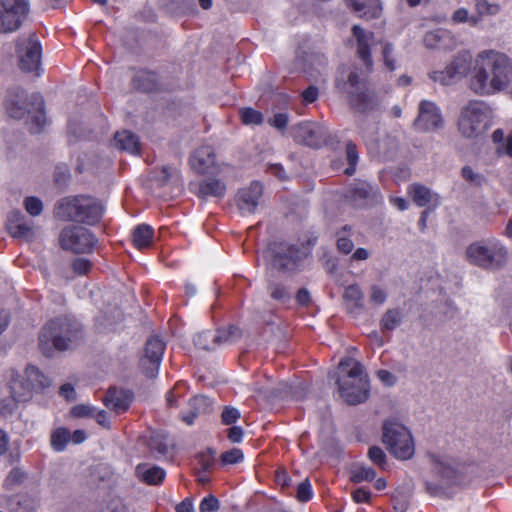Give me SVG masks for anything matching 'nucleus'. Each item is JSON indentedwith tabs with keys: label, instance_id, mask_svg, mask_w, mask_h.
Here are the masks:
<instances>
[{
	"label": "nucleus",
	"instance_id": "obj_1",
	"mask_svg": "<svg viewBox=\"0 0 512 512\" xmlns=\"http://www.w3.org/2000/svg\"><path fill=\"white\" fill-rule=\"evenodd\" d=\"M512 83V60L504 53L484 50L478 53L469 79V88L480 96H490Z\"/></svg>",
	"mask_w": 512,
	"mask_h": 512
},
{
	"label": "nucleus",
	"instance_id": "obj_2",
	"mask_svg": "<svg viewBox=\"0 0 512 512\" xmlns=\"http://www.w3.org/2000/svg\"><path fill=\"white\" fill-rule=\"evenodd\" d=\"M82 324L71 315H62L48 321L39 333L41 352L51 357L54 351H67L77 348L84 340Z\"/></svg>",
	"mask_w": 512,
	"mask_h": 512
},
{
	"label": "nucleus",
	"instance_id": "obj_3",
	"mask_svg": "<svg viewBox=\"0 0 512 512\" xmlns=\"http://www.w3.org/2000/svg\"><path fill=\"white\" fill-rule=\"evenodd\" d=\"M338 369L342 373L336 381L340 396L350 405L364 402L369 395L368 375L364 366L353 358L346 357L339 362Z\"/></svg>",
	"mask_w": 512,
	"mask_h": 512
},
{
	"label": "nucleus",
	"instance_id": "obj_4",
	"mask_svg": "<svg viewBox=\"0 0 512 512\" xmlns=\"http://www.w3.org/2000/svg\"><path fill=\"white\" fill-rule=\"evenodd\" d=\"M336 88L347 94L354 109L365 112L371 104L368 78L359 68L341 67L335 80Z\"/></svg>",
	"mask_w": 512,
	"mask_h": 512
},
{
	"label": "nucleus",
	"instance_id": "obj_5",
	"mask_svg": "<svg viewBox=\"0 0 512 512\" xmlns=\"http://www.w3.org/2000/svg\"><path fill=\"white\" fill-rule=\"evenodd\" d=\"M465 259L473 266L497 271L506 265L508 251L500 241L485 239L471 243L465 250Z\"/></svg>",
	"mask_w": 512,
	"mask_h": 512
},
{
	"label": "nucleus",
	"instance_id": "obj_6",
	"mask_svg": "<svg viewBox=\"0 0 512 512\" xmlns=\"http://www.w3.org/2000/svg\"><path fill=\"white\" fill-rule=\"evenodd\" d=\"M492 110L480 100H470L460 111L458 130L466 138H477L490 127Z\"/></svg>",
	"mask_w": 512,
	"mask_h": 512
},
{
	"label": "nucleus",
	"instance_id": "obj_7",
	"mask_svg": "<svg viewBox=\"0 0 512 512\" xmlns=\"http://www.w3.org/2000/svg\"><path fill=\"white\" fill-rule=\"evenodd\" d=\"M382 441L390 454L399 460H408L415 453L411 432L399 422L388 420L383 423Z\"/></svg>",
	"mask_w": 512,
	"mask_h": 512
},
{
	"label": "nucleus",
	"instance_id": "obj_8",
	"mask_svg": "<svg viewBox=\"0 0 512 512\" xmlns=\"http://www.w3.org/2000/svg\"><path fill=\"white\" fill-rule=\"evenodd\" d=\"M432 473L437 483L426 482V487L431 492L438 488L461 483L466 466L457 459L448 455H429Z\"/></svg>",
	"mask_w": 512,
	"mask_h": 512
},
{
	"label": "nucleus",
	"instance_id": "obj_9",
	"mask_svg": "<svg viewBox=\"0 0 512 512\" xmlns=\"http://www.w3.org/2000/svg\"><path fill=\"white\" fill-rule=\"evenodd\" d=\"M16 54L19 68L25 73L39 75L42 46L35 33L22 35L16 40Z\"/></svg>",
	"mask_w": 512,
	"mask_h": 512
},
{
	"label": "nucleus",
	"instance_id": "obj_10",
	"mask_svg": "<svg viewBox=\"0 0 512 512\" xmlns=\"http://www.w3.org/2000/svg\"><path fill=\"white\" fill-rule=\"evenodd\" d=\"M31 10L30 0H0V33L19 30Z\"/></svg>",
	"mask_w": 512,
	"mask_h": 512
},
{
	"label": "nucleus",
	"instance_id": "obj_11",
	"mask_svg": "<svg viewBox=\"0 0 512 512\" xmlns=\"http://www.w3.org/2000/svg\"><path fill=\"white\" fill-rule=\"evenodd\" d=\"M50 386V379L36 366L28 365L23 379H13L10 390L17 401H28L34 391L42 390Z\"/></svg>",
	"mask_w": 512,
	"mask_h": 512
},
{
	"label": "nucleus",
	"instance_id": "obj_12",
	"mask_svg": "<svg viewBox=\"0 0 512 512\" xmlns=\"http://www.w3.org/2000/svg\"><path fill=\"white\" fill-rule=\"evenodd\" d=\"M269 251L273 268L284 273L297 271L303 259L301 249L294 244L273 243L270 245Z\"/></svg>",
	"mask_w": 512,
	"mask_h": 512
},
{
	"label": "nucleus",
	"instance_id": "obj_13",
	"mask_svg": "<svg viewBox=\"0 0 512 512\" xmlns=\"http://www.w3.org/2000/svg\"><path fill=\"white\" fill-rule=\"evenodd\" d=\"M60 245L64 250L76 254L89 253L97 240L92 232L84 227H66L59 236Z\"/></svg>",
	"mask_w": 512,
	"mask_h": 512
},
{
	"label": "nucleus",
	"instance_id": "obj_14",
	"mask_svg": "<svg viewBox=\"0 0 512 512\" xmlns=\"http://www.w3.org/2000/svg\"><path fill=\"white\" fill-rule=\"evenodd\" d=\"M165 344L158 337H150L144 349V355L140 359L139 367L147 378H155L158 374L160 363L164 354Z\"/></svg>",
	"mask_w": 512,
	"mask_h": 512
},
{
	"label": "nucleus",
	"instance_id": "obj_15",
	"mask_svg": "<svg viewBox=\"0 0 512 512\" xmlns=\"http://www.w3.org/2000/svg\"><path fill=\"white\" fill-rule=\"evenodd\" d=\"M422 132L435 131L443 127L444 119L436 103L422 100L418 105V115L413 123Z\"/></svg>",
	"mask_w": 512,
	"mask_h": 512
},
{
	"label": "nucleus",
	"instance_id": "obj_16",
	"mask_svg": "<svg viewBox=\"0 0 512 512\" xmlns=\"http://www.w3.org/2000/svg\"><path fill=\"white\" fill-rule=\"evenodd\" d=\"M296 142L311 148H319L326 142V130L314 122H301L292 128Z\"/></svg>",
	"mask_w": 512,
	"mask_h": 512
},
{
	"label": "nucleus",
	"instance_id": "obj_17",
	"mask_svg": "<svg viewBox=\"0 0 512 512\" xmlns=\"http://www.w3.org/2000/svg\"><path fill=\"white\" fill-rule=\"evenodd\" d=\"M32 101V96L29 97L24 89L15 87L8 90L4 105L11 118L22 119L26 113L31 112L29 106Z\"/></svg>",
	"mask_w": 512,
	"mask_h": 512
},
{
	"label": "nucleus",
	"instance_id": "obj_18",
	"mask_svg": "<svg viewBox=\"0 0 512 512\" xmlns=\"http://www.w3.org/2000/svg\"><path fill=\"white\" fill-rule=\"evenodd\" d=\"M190 165L199 174H216L220 171L214 149L209 145H203L194 151L190 157Z\"/></svg>",
	"mask_w": 512,
	"mask_h": 512
},
{
	"label": "nucleus",
	"instance_id": "obj_19",
	"mask_svg": "<svg viewBox=\"0 0 512 512\" xmlns=\"http://www.w3.org/2000/svg\"><path fill=\"white\" fill-rule=\"evenodd\" d=\"M262 194L263 187L258 181H253L248 187L240 189L236 196V203L241 213L253 214L257 209Z\"/></svg>",
	"mask_w": 512,
	"mask_h": 512
},
{
	"label": "nucleus",
	"instance_id": "obj_20",
	"mask_svg": "<svg viewBox=\"0 0 512 512\" xmlns=\"http://www.w3.org/2000/svg\"><path fill=\"white\" fill-rule=\"evenodd\" d=\"M468 69L469 62L466 56H458L444 70L433 71L430 78L442 85H450L456 78L464 76Z\"/></svg>",
	"mask_w": 512,
	"mask_h": 512
},
{
	"label": "nucleus",
	"instance_id": "obj_21",
	"mask_svg": "<svg viewBox=\"0 0 512 512\" xmlns=\"http://www.w3.org/2000/svg\"><path fill=\"white\" fill-rule=\"evenodd\" d=\"M77 213L79 218L76 222L93 225L97 223L103 214L102 205L94 198L87 196H79Z\"/></svg>",
	"mask_w": 512,
	"mask_h": 512
},
{
	"label": "nucleus",
	"instance_id": "obj_22",
	"mask_svg": "<svg viewBox=\"0 0 512 512\" xmlns=\"http://www.w3.org/2000/svg\"><path fill=\"white\" fill-rule=\"evenodd\" d=\"M352 34L357 42V55L363 61L366 70L370 72L373 68L370 46L374 40V33L365 31L359 25H354L352 27Z\"/></svg>",
	"mask_w": 512,
	"mask_h": 512
},
{
	"label": "nucleus",
	"instance_id": "obj_23",
	"mask_svg": "<svg viewBox=\"0 0 512 512\" xmlns=\"http://www.w3.org/2000/svg\"><path fill=\"white\" fill-rule=\"evenodd\" d=\"M133 399V393L129 390L110 388L104 398L105 406L117 414L128 410Z\"/></svg>",
	"mask_w": 512,
	"mask_h": 512
},
{
	"label": "nucleus",
	"instance_id": "obj_24",
	"mask_svg": "<svg viewBox=\"0 0 512 512\" xmlns=\"http://www.w3.org/2000/svg\"><path fill=\"white\" fill-rule=\"evenodd\" d=\"M6 228L14 238H25L32 233V224L20 210H13L8 214Z\"/></svg>",
	"mask_w": 512,
	"mask_h": 512
},
{
	"label": "nucleus",
	"instance_id": "obj_25",
	"mask_svg": "<svg viewBox=\"0 0 512 512\" xmlns=\"http://www.w3.org/2000/svg\"><path fill=\"white\" fill-rule=\"evenodd\" d=\"M408 193L411 195L414 203L419 207H427L432 205L435 209L439 205V196L428 187L414 183L410 185Z\"/></svg>",
	"mask_w": 512,
	"mask_h": 512
},
{
	"label": "nucleus",
	"instance_id": "obj_26",
	"mask_svg": "<svg viewBox=\"0 0 512 512\" xmlns=\"http://www.w3.org/2000/svg\"><path fill=\"white\" fill-rule=\"evenodd\" d=\"M79 196L65 197L57 202L54 209V215L57 219L62 221L76 222L79 218L77 213Z\"/></svg>",
	"mask_w": 512,
	"mask_h": 512
},
{
	"label": "nucleus",
	"instance_id": "obj_27",
	"mask_svg": "<svg viewBox=\"0 0 512 512\" xmlns=\"http://www.w3.org/2000/svg\"><path fill=\"white\" fill-rule=\"evenodd\" d=\"M354 12L362 18L374 19L381 14V4L379 0H345Z\"/></svg>",
	"mask_w": 512,
	"mask_h": 512
},
{
	"label": "nucleus",
	"instance_id": "obj_28",
	"mask_svg": "<svg viewBox=\"0 0 512 512\" xmlns=\"http://www.w3.org/2000/svg\"><path fill=\"white\" fill-rule=\"evenodd\" d=\"M136 474L142 482L148 485H159L166 477V472L163 468L145 463L137 465Z\"/></svg>",
	"mask_w": 512,
	"mask_h": 512
},
{
	"label": "nucleus",
	"instance_id": "obj_29",
	"mask_svg": "<svg viewBox=\"0 0 512 512\" xmlns=\"http://www.w3.org/2000/svg\"><path fill=\"white\" fill-rule=\"evenodd\" d=\"M211 400L203 395H197L189 400V413L182 414L181 420L187 425H192L195 419L202 413L207 412L211 407Z\"/></svg>",
	"mask_w": 512,
	"mask_h": 512
},
{
	"label": "nucleus",
	"instance_id": "obj_30",
	"mask_svg": "<svg viewBox=\"0 0 512 512\" xmlns=\"http://www.w3.org/2000/svg\"><path fill=\"white\" fill-rule=\"evenodd\" d=\"M300 388L299 386H292L288 383L281 382L276 387H255V391L262 395L266 399L276 398V397H286L292 396L298 398L297 390ZM303 392L305 391V387H301Z\"/></svg>",
	"mask_w": 512,
	"mask_h": 512
},
{
	"label": "nucleus",
	"instance_id": "obj_31",
	"mask_svg": "<svg viewBox=\"0 0 512 512\" xmlns=\"http://www.w3.org/2000/svg\"><path fill=\"white\" fill-rule=\"evenodd\" d=\"M226 194V184L216 178H206L199 183L198 195L201 198H223Z\"/></svg>",
	"mask_w": 512,
	"mask_h": 512
},
{
	"label": "nucleus",
	"instance_id": "obj_32",
	"mask_svg": "<svg viewBox=\"0 0 512 512\" xmlns=\"http://www.w3.org/2000/svg\"><path fill=\"white\" fill-rule=\"evenodd\" d=\"M132 86L141 92H152L158 86L157 75L152 71L140 70L132 78Z\"/></svg>",
	"mask_w": 512,
	"mask_h": 512
},
{
	"label": "nucleus",
	"instance_id": "obj_33",
	"mask_svg": "<svg viewBox=\"0 0 512 512\" xmlns=\"http://www.w3.org/2000/svg\"><path fill=\"white\" fill-rule=\"evenodd\" d=\"M115 146L131 154H137L140 150V141L136 134L128 130L117 132L114 136Z\"/></svg>",
	"mask_w": 512,
	"mask_h": 512
},
{
	"label": "nucleus",
	"instance_id": "obj_34",
	"mask_svg": "<svg viewBox=\"0 0 512 512\" xmlns=\"http://www.w3.org/2000/svg\"><path fill=\"white\" fill-rule=\"evenodd\" d=\"M241 337V329L231 325L228 328L218 329L216 332H213V343H215V348H217L223 344H234Z\"/></svg>",
	"mask_w": 512,
	"mask_h": 512
},
{
	"label": "nucleus",
	"instance_id": "obj_35",
	"mask_svg": "<svg viewBox=\"0 0 512 512\" xmlns=\"http://www.w3.org/2000/svg\"><path fill=\"white\" fill-rule=\"evenodd\" d=\"M403 320V313L400 308L388 309L380 320V329L382 332H391L399 327Z\"/></svg>",
	"mask_w": 512,
	"mask_h": 512
},
{
	"label": "nucleus",
	"instance_id": "obj_36",
	"mask_svg": "<svg viewBox=\"0 0 512 512\" xmlns=\"http://www.w3.org/2000/svg\"><path fill=\"white\" fill-rule=\"evenodd\" d=\"M154 230L150 225L140 224L133 230V243L138 249L150 246L153 238Z\"/></svg>",
	"mask_w": 512,
	"mask_h": 512
},
{
	"label": "nucleus",
	"instance_id": "obj_37",
	"mask_svg": "<svg viewBox=\"0 0 512 512\" xmlns=\"http://www.w3.org/2000/svg\"><path fill=\"white\" fill-rule=\"evenodd\" d=\"M31 106H35V113L33 115L34 127H31L33 133H38L42 130L46 123V117L44 112V101L38 94L32 95Z\"/></svg>",
	"mask_w": 512,
	"mask_h": 512
},
{
	"label": "nucleus",
	"instance_id": "obj_38",
	"mask_svg": "<svg viewBox=\"0 0 512 512\" xmlns=\"http://www.w3.org/2000/svg\"><path fill=\"white\" fill-rule=\"evenodd\" d=\"M267 291L269 296L280 303H286L291 299V292L288 287L279 282H270Z\"/></svg>",
	"mask_w": 512,
	"mask_h": 512
},
{
	"label": "nucleus",
	"instance_id": "obj_39",
	"mask_svg": "<svg viewBox=\"0 0 512 512\" xmlns=\"http://www.w3.org/2000/svg\"><path fill=\"white\" fill-rule=\"evenodd\" d=\"M450 37L446 30L437 29L427 32L424 37V43L428 48H441L445 46V40Z\"/></svg>",
	"mask_w": 512,
	"mask_h": 512
},
{
	"label": "nucleus",
	"instance_id": "obj_40",
	"mask_svg": "<svg viewBox=\"0 0 512 512\" xmlns=\"http://www.w3.org/2000/svg\"><path fill=\"white\" fill-rule=\"evenodd\" d=\"M239 115L244 125H261L264 122L263 113L252 107L241 108Z\"/></svg>",
	"mask_w": 512,
	"mask_h": 512
},
{
	"label": "nucleus",
	"instance_id": "obj_41",
	"mask_svg": "<svg viewBox=\"0 0 512 512\" xmlns=\"http://www.w3.org/2000/svg\"><path fill=\"white\" fill-rule=\"evenodd\" d=\"M70 441V431L66 428H58L51 435V446L57 451H64Z\"/></svg>",
	"mask_w": 512,
	"mask_h": 512
},
{
	"label": "nucleus",
	"instance_id": "obj_42",
	"mask_svg": "<svg viewBox=\"0 0 512 512\" xmlns=\"http://www.w3.org/2000/svg\"><path fill=\"white\" fill-rule=\"evenodd\" d=\"M346 160L348 163L344 173L348 176H352L356 172V167L359 161V154L357 147L354 142L348 141L346 143Z\"/></svg>",
	"mask_w": 512,
	"mask_h": 512
},
{
	"label": "nucleus",
	"instance_id": "obj_43",
	"mask_svg": "<svg viewBox=\"0 0 512 512\" xmlns=\"http://www.w3.org/2000/svg\"><path fill=\"white\" fill-rule=\"evenodd\" d=\"M376 477V471L371 467H356L351 474V481L361 483L363 481H372Z\"/></svg>",
	"mask_w": 512,
	"mask_h": 512
},
{
	"label": "nucleus",
	"instance_id": "obj_44",
	"mask_svg": "<svg viewBox=\"0 0 512 512\" xmlns=\"http://www.w3.org/2000/svg\"><path fill=\"white\" fill-rule=\"evenodd\" d=\"M475 6L480 15H496L502 8L500 3L489 0H475Z\"/></svg>",
	"mask_w": 512,
	"mask_h": 512
},
{
	"label": "nucleus",
	"instance_id": "obj_45",
	"mask_svg": "<svg viewBox=\"0 0 512 512\" xmlns=\"http://www.w3.org/2000/svg\"><path fill=\"white\" fill-rule=\"evenodd\" d=\"M194 344L197 348L203 349L206 351L215 350V343H213V332L212 331H203L198 333L194 337Z\"/></svg>",
	"mask_w": 512,
	"mask_h": 512
},
{
	"label": "nucleus",
	"instance_id": "obj_46",
	"mask_svg": "<svg viewBox=\"0 0 512 512\" xmlns=\"http://www.w3.org/2000/svg\"><path fill=\"white\" fill-rule=\"evenodd\" d=\"M462 178L473 186H481L486 182L483 174L475 172L470 166H464L461 169Z\"/></svg>",
	"mask_w": 512,
	"mask_h": 512
},
{
	"label": "nucleus",
	"instance_id": "obj_47",
	"mask_svg": "<svg viewBox=\"0 0 512 512\" xmlns=\"http://www.w3.org/2000/svg\"><path fill=\"white\" fill-rule=\"evenodd\" d=\"M351 193L355 201L366 200L373 194V187L366 182H360L355 184Z\"/></svg>",
	"mask_w": 512,
	"mask_h": 512
},
{
	"label": "nucleus",
	"instance_id": "obj_48",
	"mask_svg": "<svg viewBox=\"0 0 512 512\" xmlns=\"http://www.w3.org/2000/svg\"><path fill=\"white\" fill-rule=\"evenodd\" d=\"M24 207L26 211L33 217L39 216L43 211L42 201L34 196L25 198Z\"/></svg>",
	"mask_w": 512,
	"mask_h": 512
},
{
	"label": "nucleus",
	"instance_id": "obj_49",
	"mask_svg": "<svg viewBox=\"0 0 512 512\" xmlns=\"http://www.w3.org/2000/svg\"><path fill=\"white\" fill-rule=\"evenodd\" d=\"M216 451L208 448L206 451L199 453L198 462L203 472H208L214 465Z\"/></svg>",
	"mask_w": 512,
	"mask_h": 512
},
{
	"label": "nucleus",
	"instance_id": "obj_50",
	"mask_svg": "<svg viewBox=\"0 0 512 512\" xmlns=\"http://www.w3.org/2000/svg\"><path fill=\"white\" fill-rule=\"evenodd\" d=\"M344 298L354 302L356 307H360L363 300V293L358 285H350L345 289Z\"/></svg>",
	"mask_w": 512,
	"mask_h": 512
},
{
	"label": "nucleus",
	"instance_id": "obj_51",
	"mask_svg": "<svg viewBox=\"0 0 512 512\" xmlns=\"http://www.w3.org/2000/svg\"><path fill=\"white\" fill-rule=\"evenodd\" d=\"M296 497L300 502H307L312 498L311 484L307 478L297 485Z\"/></svg>",
	"mask_w": 512,
	"mask_h": 512
},
{
	"label": "nucleus",
	"instance_id": "obj_52",
	"mask_svg": "<svg viewBox=\"0 0 512 512\" xmlns=\"http://www.w3.org/2000/svg\"><path fill=\"white\" fill-rule=\"evenodd\" d=\"M241 413L240 411L231 406L224 407L222 414H221V421L224 425H232L236 423V421L240 418Z\"/></svg>",
	"mask_w": 512,
	"mask_h": 512
},
{
	"label": "nucleus",
	"instance_id": "obj_53",
	"mask_svg": "<svg viewBox=\"0 0 512 512\" xmlns=\"http://www.w3.org/2000/svg\"><path fill=\"white\" fill-rule=\"evenodd\" d=\"M336 236V246L338 251L343 254H350L354 249L353 241L348 237V235H341V232H337Z\"/></svg>",
	"mask_w": 512,
	"mask_h": 512
},
{
	"label": "nucleus",
	"instance_id": "obj_54",
	"mask_svg": "<svg viewBox=\"0 0 512 512\" xmlns=\"http://www.w3.org/2000/svg\"><path fill=\"white\" fill-rule=\"evenodd\" d=\"M244 458L243 452L238 448H233L229 451L222 453L221 461L223 464H237Z\"/></svg>",
	"mask_w": 512,
	"mask_h": 512
},
{
	"label": "nucleus",
	"instance_id": "obj_55",
	"mask_svg": "<svg viewBox=\"0 0 512 512\" xmlns=\"http://www.w3.org/2000/svg\"><path fill=\"white\" fill-rule=\"evenodd\" d=\"M393 52H394L393 45L388 42H385L383 44L382 56H383L384 65L386 66V68L389 71H394L396 68L395 59L393 58Z\"/></svg>",
	"mask_w": 512,
	"mask_h": 512
},
{
	"label": "nucleus",
	"instance_id": "obj_56",
	"mask_svg": "<svg viewBox=\"0 0 512 512\" xmlns=\"http://www.w3.org/2000/svg\"><path fill=\"white\" fill-rule=\"evenodd\" d=\"M219 508V500L213 495L204 497L199 505L200 512H217Z\"/></svg>",
	"mask_w": 512,
	"mask_h": 512
},
{
	"label": "nucleus",
	"instance_id": "obj_57",
	"mask_svg": "<svg viewBox=\"0 0 512 512\" xmlns=\"http://www.w3.org/2000/svg\"><path fill=\"white\" fill-rule=\"evenodd\" d=\"M368 458L381 468H384L386 464V454L385 452L378 446H372L368 450Z\"/></svg>",
	"mask_w": 512,
	"mask_h": 512
},
{
	"label": "nucleus",
	"instance_id": "obj_58",
	"mask_svg": "<svg viewBox=\"0 0 512 512\" xmlns=\"http://www.w3.org/2000/svg\"><path fill=\"white\" fill-rule=\"evenodd\" d=\"M289 122V116L287 113L281 112L276 113L273 117L268 119V124L277 130L283 131L286 129Z\"/></svg>",
	"mask_w": 512,
	"mask_h": 512
},
{
	"label": "nucleus",
	"instance_id": "obj_59",
	"mask_svg": "<svg viewBox=\"0 0 512 512\" xmlns=\"http://www.w3.org/2000/svg\"><path fill=\"white\" fill-rule=\"evenodd\" d=\"M149 447L152 452H157L159 455H166L169 450L167 443L160 436L151 437Z\"/></svg>",
	"mask_w": 512,
	"mask_h": 512
},
{
	"label": "nucleus",
	"instance_id": "obj_60",
	"mask_svg": "<svg viewBox=\"0 0 512 512\" xmlns=\"http://www.w3.org/2000/svg\"><path fill=\"white\" fill-rule=\"evenodd\" d=\"M20 402L21 401H17L12 394L11 399L0 400V415L4 417L12 415L17 407V403Z\"/></svg>",
	"mask_w": 512,
	"mask_h": 512
},
{
	"label": "nucleus",
	"instance_id": "obj_61",
	"mask_svg": "<svg viewBox=\"0 0 512 512\" xmlns=\"http://www.w3.org/2000/svg\"><path fill=\"white\" fill-rule=\"evenodd\" d=\"M91 262L85 258H76L72 262L73 271L79 275L87 274L91 269Z\"/></svg>",
	"mask_w": 512,
	"mask_h": 512
},
{
	"label": "nucleus",
	"instance_id": "obj_62",
	"mask_svg": "<svg viewBox=\"0 0 512 512\" xmlns=\"http://www.w3.org/2000/svg\"><path fill=\"white\" fill-rule=\"evenodd\" d=\"M95 408L90 405H76L72 408L71 413L75 417H93Z\"/></svg>",
	"mask_w": 512,
	"mask_h": 512
},
{
	"label": "nucleus",
	"instance_id": "obj_63",
	"mask_svg": "<svg viewBox=\"0 0 512 512\" xmlns=\"http://www.w3.org/2000/svg\"><path fill=\"white\" fill-rule=\"evenodd\" d=\"M70 178L69 168L67 166H58L54 171V180L57 185H64Z\"/></svg>",
	"mask_w": 512,
	"mask_h": 512
},
{
	"label": "nucleus",
	"instance_id": "obj_64",
	"mask_svg": "<svg viewBox=\"0 0 512 512\" xmlns=\"http://www.w3.org/2000/svg\"><path fill=\"white\" fill-rule=\"evenodd\" d=\"M387 298L386 293L380 287L374 285L371 287L370 301L377 304L382 305L385 303Z\"/></svg>",
	"mask_w": 512,
	"mask_h": 512
}]
</instances>
